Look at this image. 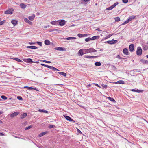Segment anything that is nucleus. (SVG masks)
<instances>
[{
	"mask_svg": "<svg viewBox=\"0 0 148 148\" xmlns=\"http://www.w3.org/2000/svg\"><path fill=\"white\" fill-rule=\"evenodd\" d=\"M84 53L85 54L89 53L92 52H97V50H96L93 48H90L88 49H84Z\"/></svg>",
	"mask_w": 148,
	"mask_h": 148,
	"instance_id": "f257e3e1",
	"label": "nucleus"
},
{
	"mask_svg": "<svg viewBox=\"0 0 148 148\" xmlns=\"http://www.w3.org/2000/svg\"><path fill=\"white\" fill-rule=\"evenodd\" d=\"M14 10L12 8L8 9L6 11L4 12V13L6 14H11L13 13Z\"/></svg>",
	"mask_w": 148,
	"mask_h": 148,
	"instance_id": "f03ea898",
	"label": "nucleus"
},
{
	"mask_svg": "<svg viewBox=\"0 0 148 148\" xmlns=\"http://www.w3.org/2000/svg\"><path fill=\"white\" fill-rule=\"evenodd\" d=\"M142 50L141 48L140 47H138L136 51V54L139 56H140L142 54Z\"/></svg>",
	"mask_w": 148,
	"mask_h": 148,
	"instance_id": "7ed1b4c3",
	"label": "nucleus"
},
{
	"mask_svg": "<svg viewBox=\"0 0 148 148\" xmlns=\"http://www.w3.org/2000/svg\"><path fill=\"white\" fill-rule=\"evenodd\" d=\"M64 117L66 118V119L70 122H75V121L73 120L72 118H71L70 117L68 116H64Z\"/></svg>",
	"mask_w": 148,
	"mask_h": 148,
	"instance_id": "20e7f679",
	"label": "nucleus"
},
{
	"mask_svg": "<svg viewBox=\"0 0 148 148\" xmlns=\"http://www.w3.org/2000/svg\"><path fill=\"white\" fill-rule=\"evenodd\" d=\"M24 88H27L29 90H32L33 89L35 90L36 91H38L37 88H33L32 87L25 86L24 87Z\"/></svg>",
	"mask_w": 148,
	"mask_h": 148,
	"instance_id": "39448f33",
	"label": "nucleus"
},
{
	"mask_svg": "<svg viewBox=\"0 0 148 148\" xmlns=\"http://www.w3.org/2000/svg\"><path fill=\"white\" fill-rule=\"evenodd\" d=\"M19 114V112H15L11 114L10 116L11 117H13L18 115V114Z\"/></svg>",
	"mask_w": 148,
	"mask_h": 148,
	"instance_id": "423d86ee",
	"label": "nucleus"
},
{
	"mask_svg": "<svg viewBox=\"0 0 148 148\" xmlns=\"http://www.w3.org/2000/svg\"><path fill=\"white\" fill-rule=\"evenodd\" d=\"M130 51L131 52H133L134 49V46L133 44L130 45L129 47Z\"/></svg>",
	"mask_w": 148,
	"mask_h": 148,
	"instance_id": "0eeeda50",
	"label": "nucleus"
},
{
	"mask_svg": "<svg viewBox=\"0 0 148 148\" xmlns=\"http://www.w3.org/2000/svg\"><path fill=\"white\" fill-rule=\"evenodd\" d=\"M123 53L126 55H128L129 54L128 52V49L127 48H124L123 49Z\"/></svg>",
	"mask_w": 148,
	"mask_h": 148,
	"instance_id": "6e6552de",
	"label": "nucleus"
},
{
	"mask_svg": "<svg viewBox=\"0 0 148 148\" xmlns=\"http://www.w3.org/2000/svg\"><path fill=\"white\" fill-rule=\"evenodd\" d=\"M78 53L81 56L85 54L84 49H80L78 51Z\"/></svg>",
	"mask_w": 148,
	"mask_h": 148,
	"instance_id": "1a4fd4ad",
	"label": "nucleus"
},
{
	"mask_svg": "<svg viewBox=\"0 0 148 148\" xmlns=\"http://www.w3.org/2000/svg\"><path fill=\"white\" fill-rule=\"evenodd\" d=\"M117 42V41L116 40H114L108 41H107V42L109 44H113L116 43Z\"/></svg>",
	"mask_w": 148,
	"mask_h": 148,
	"instance_id": "9d476101",
	"label": "nucleus"
},
{
	"mask_svg": "<svg viewBox=\"0 0 148 148\" xmlns=\"http://www.w3.org/2000/svg\"><path fill=\"white\" fill-rule=\"evenodd\" d=\"M59 25L60 26H63L65 24V20H61L59 21Z\"/></svg>",
	"mask_w": 148,
	"mask_h": 148,
	"instance_id": "9b49d317",
	"label": "nucleus"
},
{
	"mask_svg": "<svg viewBox=\"0 0 148 148\" xmlns=\"http://www.w3.org/2000/svg\"><path fill=\"white\" fill-rule=\"evenodd\" d=\"M97 56H90L88 55H86L84 56V57L88 58L90 59H92L93 58H97Z\"/></svg>",
	"mask_w": 148,
	"mask_h": 148,
	"instance_id": "f8f14e48",
	"label": "nucleus"
},
{
	"mask_svg": "<svg viewBox=\"0 0 148 148\" xmlns=\"http://www.w3.org/2000/svg\"><path fill=\"white\" fill-rule=\"evenodd\" d=\"M55 49L58 51H64L66 50L65 48L61 47H56L55 48Z\"/></svg>",
	"mask_w": 148,
	"mask_h": 148,
	"instance_id": "ddd939ff",
	"label": "nucleus"
},
{
	"mask_svg": "<svg viewBox=\"0 0 148 148\" xmlns=\"http://www.w3.org/2000/svg\"><path fill=\"white\" fill-rule=\"evenodd\" d=\"M35 17V15L33 14L31 16H29L28 17V18L30 21H33L34 20Z\"/></svg>",
	"mask_w": 148,
	"mask_h": 148,
	"instance_id": "4468645a",
	"label": "nucleus"
},
{
	"mask_svg": "<svg viewBox=\"0 0 148 148\" xmlns=\"http://www.w3.org/2000/svg\"><path fill=\"white\" fill-rule=\"evenodd\" d=\"M132 91L135 92H137L138 93H140L142 92L143 90H135L134 89H132Z\"/></svg>",
	"mask_w": 148,
	"mask_h": 148,
	"instance_id": "2eb2a0df",
	"label": "nucleus"
},
{
	"mask_svg": "<svg viewBox=\"0 0 148 148\" xmlns=\"http://www.w3.org/2000/svg\"><path fill=\"white\" fill-rule=\"evenodd\" d=\"M38 111L39 112H42L44 113H48V112L47 111L44 110V109H39L38 110Z\"/></svg>",
	"mask_w": 148,
	"mask_h": 148,
	"instance_id": "dca6fc26",
	"label": "nucleus"
},
{
	"mask_svg": "<svg viewBox=\"0 0 148 148\" xmlns=\"http://www.w3.org/2000/svg\"><path fill=\"white\" fill-rule=\"evenodd\" d=\"M25 61L27 62L28 63H30V62H34L33 61L32 59L31 58H28L27 59H26Z\"/></svg>",
	"mask_w": 148,
	"mask_h": 148,
	"instance_id": "f3484780",
	"label": "nucleus"
},
{
	"mask_svg": "<svg viewBox=\"0 0 148 148\" xmlns=\"http://www.w3.org/2000/svg\"><path fill=\"white\" fill-rule=\"evenodd\" d=\"M45 44L47 45H49L50 44V41L48 40H46L44 41Z\"/></svg>",
	"mask_w": 148,
	"mask_h": 148,
	"instance_id": "a211bd4d",
	"label": "nucleus"
},
{
	"mask_svg": "<svg viewBox=\"0 0 148 148\" xmlns=\"http://www.w3.org/2000/svg\"><path fill=\"white\" fill-rule=\"evenodd\" d=\"M24 20L26 23H28L30 25H32V22L29 21L27 18H25Z\"/></svg>",
	"mask_w": 148,
	"mask_h": 148,
	"instance_id": "6ab92c4d",
	"label": "nucleus"
},
{
	"mask_svg": "<svg viewBox=\"0 0 148 148\" xmlns=\"http://www.w3.org/2000/svg\"><path fill=\"white\" fill-rule=\"evenodd\" d=\"M26 47L27 48L36 49H37V47L35 46H27Z\"/></svg>",
	"mask_w": 148,
	"mask_h": 148,
	"instance_id": "aec40b11",
	"label": "nucleus"
},
{
	"mask_svg": "<svg viewBox=\"0 0 148 148\" xmlns=\"http://www.w3.org/2000/svg\"><path fill=\"white\" fill-rule=\"evenodd\" d=\"M99 38V36H95L91 38V40H93Z\"/></svg>",
	"mask_w": 148,
	"mask_h": 148,
	"instance_id": "412c9836",
	"label": "nucleus"
},
{
	"mask_svg": "<svg viewBox=\"0 0 148 148\" xmlns=\"http://www.w3.org/2000/svg\"><path fill=\"white\" fill-rule=\"evenodd\" d=\"M21 7L23 9H25L26 7V5L24 3H21L20 4Z\"/></svg>",
	"mask_w": 148,
	"mask_h": 148,
	"instance_id": "4be33fe9",
	"label": "nucleus"
},
{
	"mask_svg": "<svg viewBox=\"0 0 148 148\" xmlns=\"http://www.w3.org/2000/svg\"><path fill=\"white\" fill-rule=\"evenodd\" d=\"M17 21L16 20H12L11 21V23L14 25H16L17 23Z\"/></svg>",
	"mask_w": 148,
	"mask_h": 148,
	"instance_id": "5701e85b",
	"label": "nucleus"
},
{
	"mask_svg": "<svg viewBox=\"0 0 148 148\" xmlns=\"http://www.w3.org/2000/svg\"><path fill=\"white\" fill-rule=\"evenodd\" d=\"M47 133V132H43L40 134L38 136L39 137H41L42 136H43L45 135Z\"/></svg>",
	"mask_w": 148,
	"mask_h": 148,
	"instance_id": "b1692460",
	"label": "nucleus"
},
{
	"mask_svg": "<svg viewBox=\"0 0 148 148\" xmlns=\"http://www.w3.org/2000/svg\"><path fill=\"white\" fill-rule=\"evenodd\" d=\"M58 73L59 74H60L61 75H62L64 77H66V73H65L64 72H58Z\"/></svg>",
	"mask_w": 148,
	"mask_h": 148,
	"instance_id": "393cba45",
	"label": "nucleus"
},
{
	"mask_svg": "<svg viewBox=\"0 0 148 148\" xmlns=\"http://www.w3.org/2000/svg\"><path fill=\"white\" fill-rule=\"evenodd\" d=\"M136 16L135 15L131 16L129 17V18L130 20L131 21L132 20L134 19L135 18Z\"/></svg>",
	"mask_w": 148,
	"mask_h": 148,
	"instance_id": "a878e982",
	"label": "nucleus"
},
{
	"mask_svg": "<svg viewBox=\"0 0 148 148\" xmlns=\"http://www.w3.org/2000/svg\"><path fill=\"white\" fill-rule=\"evenodd\" d=\"M27 115V113H23L21 115V119H23L26 117Z\"/></svg>",
	"mask_w": 148,
	"mask_h": 148,
	"instance_id": "bb28decb",
	"label": "nucleus"
},
{
	"mask_svg": "<svg viewBox=\"0 0 148 148\" xmlns=\"http://www.w3.org/2000/svg\"><path fill=\"white\" fill-rule=\"evenodd\" d=\"M58 21H53L51 22V23L52 25H56V23Z\"/></svg>",
	"mask_w": 148,
	"mask_h": 148,
	"instance_id": "cd10ccee",
	"label": "nucleus"
},
{
	"mask_svg": "<svg viewBox=\"0 0 148 148\" xmlns=\"http://www.w3.org/2000/svg\"><path fill=\"white\" fill-rule=\"evenodd\" d=\"M95 66H99L101 65V63L99 62H97L95 63Z\"/></svg>",
	"mask_w": 148,
	"mask_h": 148,
	"instance_id": "c85d7f7f",
	"label": "nucleus"
},
{
	"mask_svg": "<svg viewBox=\"0 0 148 148\" xmlns=\"http://www.w3.org/2000/svg\"><path fill=\"white\" fill-rule=\"evenodd\" d=\"M76 38L75 37H68L67 38H66V39L67 40H73V39H75Z\"/></svg>",
	"mask_w": 148,
	"mask_h": 148,
	"instance_id": "c756f323",
	"label": "nucleus"
},
{
	"mask_svg": "<svg viewBox=\"0 0 148 148\" xmlns=\"http://www.w3.org/2000/svg\"><path fill=\"white\" fill-rule=\"evenodd\" d=\"M115 21L116 22H118L120 21V18L119 17H117L114 18Z\"/></svg>",
	"mask_w": 148,
	"mask_h": 148,
	"instance_id": "7c9ffc66",
	"label": "nucleus"
},
{
	"mask_svg": "<svg viewBox=\"0 0 148 148\" xmlns=\"http://www.w3.org/2000/svg\"><path fill=\"white\" fill-rule=\"evenodd\" d=\"M55 31H56V32H54L55 33H59L61 32L62 30H60V29H55Z\"/></svg>",
	"mask_w": 148,
	"mask_h": 148,
	"instance_id": "2f4dec72",
	"label": "nucleus"
},
{
	"mask_svg": "<svg viewBox=\"0 0 148 148\" xmlns=\"http://www.w3.org/2000/svg\"><path fill=\"white\" fill-rule=\"evenodd\" d=\"M108 99L110 100L112 102H115V100L112 98H111L110 97H108Z\"/></svg>",
	"mask_w": 148,
	"mask_h": 148,
	"instance_id": "473e14b6",
	"label": "nucleus"
},
{
	"mask_svg": "<svg viewBox=\"0 0 148 148\" xmlns=\"http://www.w3.org/2000/svg\"><path fill=\"white\" fill-rule=\"evenodd\" d=\"M148 49V47L146 45L143 46V49L144 50H146Z\"/></svg>",
	"mask_w": 148,
	"mask_h": 148,
	"instance_id": "72a5a7b5",
	"label": "nucleus"
},
{
	"mask_svg": "<svg viewBox=\"0 0 148 148\" xmlns=\"http://www.w3.org/2000/svg\"><path fill=\"white\" fill-rule=\"evenodd\" d=\"M87 35L86 34H77V36L78 37H84V35Z\"/></svg>",
	"mask_w": 148,
	"mask_h": 148,
	"instance_id": "f704fd0d",
	"label": "nucleus"
},
{
	"mask_svg": "<svg viewBox=\"0 0 148 148\" xmlns=\"http://www.w3.org/2000/svg\"><path fill=\"white\" fill-rule=\"evenodd\" d=\"M101 85L103 88L106 89L107 87V85H105L103 84H102Z\"/></svg>",
	"mask_w": 148,
	"mask_h": 148,
	"instance_id": "c9c22d12",
	"label": "nucleus"
},
{
	"mask_svg": "<svg viewBox=\"0 0 148 148\" xmlns=\"http://www.w3.org/2000/svg\"><path fill=\"white\" fill-rule=\"evenodd\" d=\"M119 84H124L125 83V82L123 80H119L118 81Z\"/></svg>",
	"mask_w": 148,
	"mask_h": 148,
	"instance_id": "e433bc0d",
	"label": "nucleus"
},
{
	"mask_svg": "<svg viewBox=\"0 0 148 148\" xmlns=\"http://www.w3.org/2000/svg\"><path fill=\"white\" fill-rule=\"evenodd\" d=\"M1 97L2 99L4 100H6L7 99V97L4 95H2Z\"/></svg>",
	"mask_w": 148,
	"mask_h": 148,
	"instance_id": "4c0bfd02",
	"label": "nucleus"
},
{
	"mask_svg": "<svg viewBox=\"0 0 148 148\" xmlns=\"http://www.w3.org/2000/svg\"><path fill=\"white\" fill-rule=\"evenodd\" d=\"M32 126L30 125V126H29L25 128V130H27L31 128H32Z\"/></svg>",
	"mask_w": 148,
	"mask_h": 148,
	"instance_id": "58836bf2",
	"label": "nucleus"
},
{
	"mask_svg": "<svg viewBox=\"0 0 148 148\" xmlns=\"http://www.w3.org/2000/svg\"><path fill=\"white\" fill-rule=\"evenodd\" d=\"M113 8H114L112 6V5L110 7L107 8L106 9V10H112V9H113Z\"/></svg>",
	"mask_w": 148,
	"mask_h": 148,
	"instance_id": "ea45409f",
	"label": "nucleus"
},
{
	"mask_svg": "<svg viewBox=\"0 0 148 148\" xmlns=\"http://www.w3.org/2000/svg\"><path fill=\"white\" fill-rule=\"evenodd\" d=\"M90 40H91V38H88L85 39V41L86 42H88Z\"/></svg>",
	"mask_w": 148,
	"mask_h": 148,
	"instance_id": "a19ab883",
	"label": "nucleus"
},
{
	"mask_svg": "<svg viewBox=\"0 0 148 148\" xmlns=\"http://www.w3.org/2000/svg\"><path fill=\"white\" fill-rule=\"evenodd\" d=\"M113 35V34H110L109 35H108L105 38V39H106L107 38H110L111 36H112Z\"/></svg>",
	"mask_w": 148,
	"mask_h": 148,
	"instance_id": "79ce46f5",
	"label": "nucleus"
},
{
	"mask_svg": "<svg viewBox=\"0 0 148 148\" xmlns=\"http://www.w3.org/2000/svg\"><path fill=\"white\" fill-rule=\"evenodd\" d=\"M15 60L18 62H21L22 61L19 58H15Z\"/></svg>",
	"mask_w": 148,
	"mask_h": 148,
	"instance_id": "37998d69",
	"label": "nucleus"
},
{
	"mask_svg": "<svg viewBox=\"0 0 148 148\" xmlns=\"http://www.w3.org/2000/svg\"><path fill=\"white\" fill-rule=\"evenodd\" d=\"M42 61L43 62L48 63H50L51 62V61H47L46 60H42Z\"/></svg>",
	"mask_w": 148,
	"mask_h": 148,
	"instance_id": "c03bdc74",
	"label": "nucleus"
},
{
	"mask_svg": "<svg viewBox=\"0 0 148 148\" xmlns=\"http://www.w3.org/2000/svg\"><path fill=\"white\" fill-rule=\"evenodd\" d=\"M118 4V2H116L114 3L113 5H112L113 7L114 8L115 7L116 5H117Z\"/></svg>",
	"mask_w": 148,
	"mask_h": 148,
	"instance_id": "a18cd8bd",
	"label": "nucleus"
},
{
	"mask_svg": "<svg viewBox=\"0 0 148 148\" xmlns=\"http://www.w3.org/2000/svg\"><path fill=\"white\" fill-rule=\"evenodd\" d=\"M17 98L19 100H23V99H22V97L21 96H18L17 97Z\"/></svg>",
	"mask_w": 148,
	"mask_h": 148,
	"instance_id": "49530a36",
	"label": "nucleus"
},
{
	"mask_svg": "<svg viewBox=\"0 0 148 148\" xmlns=\"http://www.w3.org/2000/svg\"><path fill=\"white\" fill-rule=\"evenodd\" d=\"M55 126L54 125H50L48 127L49 128L51 129V128H54L55 127Z\"/></svg>",
	"mask_w": 148,
	"mask_h": 148,
	"instance_id": "de8ad7c7",
	"label": "nucleus"
},
{
	"mask_svg": "<svg viewBox=\"0 0 148 148\" xmlns=\"http://www.w3.org/2000/svg\"><path fill=\"white\" fill-rule=\"evenodd\" d=\"M129 22L128 21H127V20H126L125 21L124 23H123L122 24V25H124L125 24H126L128 23Z\"/></svg>",
	"mask_w": 148,
	"mask_h": 148,
	"instance_id": "09e8293b",
	"label": "nucleus"
},
{
	"mask_svg": "<svg viewBox=\"0 0 148 148\" xmlns=\"http://www.w3.org/2000/svg\"><path fill=\"white\" fill-rule=\"evenodd\" d=\"M129 22L128 21H127V20H126L125 21L124 23H123L122 24V25H124L125 24H126L128 23Z\"/></svg>",
	"mask_w": 148,
	"mask_h": 148,
	"instance_id": "8fccbe9b",
	"label": "nucleus"
},
{
	"mask_svg": "<svg viewBox=\"0 0 148 148\" xmlns=\"http://www.w3.org/2000/svg\"><path fill=\"white\" fill-rule=\"evenodd\" d=\"M5 23V21L3 20L2 21H0V25H3L4 23Z\"/></svg>",
	"mask_w": 148,
	"mask_h": 148,
	"instance_id": "3c124183",
	"label": "nucleus"
},
{
	"mask_svg": "<svg viewBox=\"0 0 148 148\" xmlns=\"http://www.w3.org/2000/svg\"><path fill=\"white\" fill-rule=\"evenodd\" d=\"M37 43L38 45H39L40 46H42V42H37Z\"/></svg>",
	"mask_w": 148,
	"mask_h": 148,
	"instance_id": "603ef678",
	"label": "nucleus"
},
{
	"mask_svg": "<svg viewBox=\"0 0 148 148\" xmlns=\"http://www.w3.org/2000/svg\"><path fill=\"white\" fill-rule=\"evenodd\" d=\"M123 2L124 3H127L128 1V0H122Z\"/></svg>",
	"mask_w": 148,
	"mask_h": 148,
	"instance_id": "864d4df0",
	"label": "nucleus"
},
{
	"mask_svg": "<svg viewBox=\"0 0 148 148\" xmlns=\"http://www.w3.org/2000/svg\"><path fill=\"white\" fill-rule=\"evenodd\" d=\"M140 61L143 62V63H146V61H145L144 60V59H142L141 60H140Z\"/></svg>",
	"mask_w": 148,
	"mask_h": 148,
	"instance_id": "5fc2aeb1",
	"label": "nucleus"
},
{
	"mask_svg": "<svg viewBox=\"0 0 148 148\" xmlns=\"http://www.w3.org/2000/svg\"><path fill=\"white\" fill-rule=\"evenodd\" d=\"M41 65L44 67H47V65H45V64H42V63L41 64Z\"/></svg>",
	"mask_w": 148,
	"mask_h": 148,
	"instance_id": "6e6d98bb",
	"label": "nucleus"
},
{
	"mask_svg": "<svg viewBox=\"0 0 148 148\" xmlns=\"http://www.w3.org/2000/svg\"><path fill=\"white\" fill-rule=\"evenodd\" d=\"M52 66H51L49 65H47V67L49 68H50V69H51Z\"/></svg>",
	"mask_w": 148,
	"mask_h": 148,
	"instance_id": "4d7b16f0",
	"label": "nucleus"
},
{
	"mask_svg": "<svg viewBox=\"0 0 148 148\" xmlns=\"http://www.w3.org/2000/svg\"><path fill=\"white\" fill-rule=\"evenodd\" d=\"M55 31V29H51L50 30L49 32H52Z\"/></svg>",
	"mask_w": 148,
	"mask_h": 148,
	"instance_id": "13d9d810",
	"label": "nucleus"
},
{
	"mask_svg": "<svg viewBox=\"0 0 148 148\" xmlns=\"http://www.w3.org/2000/svg\"><path fill=\"white\" fill-rule=\"evenodd\" d=\"M91 85L90 84H88V85L87 86H86V87L87 88H89L90 87H91Z\"/></svg>",
	"mask_w": 148,
	"mask_h": 148,
	"instance_id": "bf43d9fd",
	"label": "nucleus"
},
{
	"mask_svg": "<svg viewBox=\"0 0 148 148\" xmlns=\"http://www.w3.org/2000/svg\"><path fill=\"white\" fill-rule=\"evenodd\" d=\"M56 69V68L52 66V69H52L53 71H55Z\"/></svg>",
	"mask_w": 148,
	"mask_h": 148,
	"instance_id": "052dcab7",
	"label": "nucleus"
},
{
	"mask_svg": "<svg viewBox=\"0 0 148 148\" xmlns=\"http://www.w3.org/2000/svg\"><path fill=\"white\" fill-rule=\"evenodd\" d=\"M95 86H98L99 87L101 88V87L100 86H99V85L97 84H95Z\"/></svg>",
	"mask_w": 148,
	"mask_h": 148,
	"instance_id": "680f3d73",
	"label": "nucleus"
},
{
	"mask_svg": "<svg viewBox=\"0 0 148 148\" xmlns=\"http://www.w3.org/2000/svg\"><path fill=\"white\" fill-rule=\"evenodd\" d=\"M5 135L4 134H3V133L0 132V136H4Z\"/></svg>",
	"mask_w": 148,
	"mask_h": 148,
	"instance_id": "e2e57ef3",
	"label": "nucleus"
},
{
	"mask_svg": "<svg viewBox=\"0 0 148 148\" xmlns=\"http://www.w3.org/2000/svg\"><path fill=\"white\" fill-rule=\"evenodd\" d=\"M49 27V25H48V26H46L44 27V28H47V27Z\"/></svg>",
	"mask_w": 148,
	"mask_h": 148,
	"instance_id": "0e129e2a",
	"label": "nucleus"
},
{
	"mask_svg": "<svg viewBox=\"0 0 148 148\" xmlns=\"http://www.w3.org/2000/svg\"><path fill=\"white\" fill-rule=\"evenodd\" d=\"M33 63H39V61H36V62H34Z\"/></svg>",
	"mask_w": 148,
	"mask_h": 148,
	"instance_id": "69168bd1",
	"label": "nucleus"
},
{
	"mask_svg": "<svg viewBox=\"0 0 148 148\" xmlns=\"http://www.w3.org/2000/svg\"><path fill=\"white\" fill-rule=\"evenodd\" d=\"M34 43H33V42H29V44H30V45H32V44H34Z\"/></svg>",
	"mask_w": 148,
	"mask_h": 148,
	"instance_id": "338daca9",
	"label": "nucleus"
},
{
	"mask_svg": "<svg viewBox=\"0 0 148 148\" xmlns=\"http://www.w3.org/2000/svg\"><path fill=\"white\" fill-rule=\"evenodd\" d=\"M77 130H78V132L80 133H82V132L79 130L77 129Z\"/></svg>",
	"mask_w": 148,
	"mask_h": 148,
	"instance_id": "774afa93",
	"label": "nucleus"
}]
</instances>
